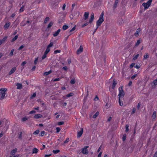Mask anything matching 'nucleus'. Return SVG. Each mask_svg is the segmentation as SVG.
Segmentation results:
<instances>
[{
	"label": "nucleus",
	"instance_id": "15",
	"mask_svg": "<svg viewBox=\"0 0 157 157\" xmlns=\"http://www.w3.org/2000/svg\"><path fill=\"white\" fill-rule=\"evenodd\" d=\"M43 117V116L41 114H35L34 115V117L36 119H38L40 118H41Z\"/></svg>",
	"mask_w": 157,
	"mask_h": 157
},
{
	"label": "nucleus",
	"instance_id": "41",
	"mask_svg": "<svg viewBox=\"0 0 157 157\" xmlns=\"http://www.w3.org/2000/svg\"><path fill=\"white\" fill-rule=\"evenodd\" d=\"M128 127L129 126L127 124L125 126V131L126 132H128L129 130Z\"/></svg>",
	"mask_w": 157,
	"mask_h": 157
},
{
	"label": "nucleus",
	"instance_id": "56",
	"mask_svg": "<svg viewBox=\"0 0 157 157\" xmlns=\"http://www.w3.org/2000/svg\"><path fill=\"white\" fill-rule=\"evenodd\" d=\"M24 47V45H21L18 49L19 50H21Z\"/></svg>",
	"mask_w": 157,
	"mask_h": 157
},
{
	"label": "nucleus",
	"instance_id": "44",
	"mask_svg": "<svg viewBox=\"0 0 157 157\" xmlns=\"http://www.w3.org/2000/svg\"><path fill=\"white\" fill-rule=\"evenodd\" d=\"M69 141V138H67L66 139V140L64 141V144H67V143Z\"/></svg>",
	"mask_w": 157,
	"mask_h": 157
},
{
	"label": "nucleus",
	"instance_id": "19",
	"mask_svg": "<svg viewBox=\"0 0 157 157\" xmlns=\"http://www.w3.org/2000/svg\"><path fill=\"white\" fill-rule=\"evenodd\" d=\"M17 151V148H15L13 149L11 151V154L13 155H14L15 153H16Z\"/></svg>",
	"mask_w": 157,
	"mask_h": 157
},
{
	"label": "nucleus",
	"instance_id": "58",
	"mask_svg": "<svg viewBox=\"0 0 157 157\" xmlns=\"http://www.w3.org/2000/svg\"><path fill=\"white\" fill-rule=\"evenodd\" d=\"M135 67L137 69H139L140 67V66L139 65L136 64L135 66Z\"/></svg>",
	"mask_w": 157,
	"mask_h": 157
},
{
	"label": "nucleus",
	"instance_id": "29",
	"mask_svg": "<svg viewBox=\"0 0 157 157\" xmlns=\"http://www.w3.org/2000/svg\"><path fill=\"white\" fill-rule=\"evenodd\" d=\"M75 82V79H72L71 81H70V83L72 84H74Z\"/></svg>",
	"mask_w": 157,
	"mask_h": 157
},
{
	"label": "nucleus",
	"instance_id": "31",
	"mask_svg": "<svg viewBox=\"0 0 157 157\" xmlns=\"http://www.w3.org/2000/svg\"><path fill=\"white\" fill-rule=\"evenodd\" d=\"M45 134V132L43 131L41 132L39 134V135L40 136H43Z\"/></svg>",
	"mask_w": 157,
	"mask_h": 157
},
{
	"label": "nucleus",
	"instance_id": "26",
	"mask_svg": "<svg viewBox=\"0 0 157 157\" xmlns=\"http://www.w3.org/2000/svg\"><path fill=\"white\" fill-rule=\"evenodd\" d=\"M53 22H51L48 25L47 28H50L53 25Z\"/></svg>",
	"mask_w": 157,
	"mask_h": 157
},
{
	"label": "nucleus",
	"instance_id": "52",
	"mask_svg": "<svg viewBox=\"0 0 157 157\" xmlns=\"http://www.w3.org/2000/svg\"><path fill=\"white\" fill-rule=\"evenodd\" d=\"M60 52V50H57L54 51V53L55 54H56L57 53H59Z\"/></svg>",
	"mask_w": 157,
	"mask_h": 157
},
{
	"label": "nucleus",
	"instance_id": "34",
	"mask_svg": "<svg viewBox=\"0 0 157 157\" xmlns=\"http://www.w3.org/2000/svg\"><path fill=\"white\" fill-rule=\"evenodd\" d=\"M119 104L120 106H122L123 105V103L122 101H121L120 100V98H119Z\"/></svg>",
	"mask_w": 157,
	"mask_h": 157
},
{
	"label": "nucleus",
	"instance_id": "54",
	"mask_svg": "<svg viewBox=\"0 0 157 157\" xmlns=\"http://www.w3.org/2000/svg\"><path fill=\"white\" fill-rule=\"evenodd\" d=\"M56 132L58 133L60 130V128L59 127H57L56 128Z\"/></svg>",
	"mask_w": 157,
	"mask_h": 157
},
{
	"label": "nucleus",
	"instance_id": "61",
	"mask_svg": "<svg viewBox=\"0 0 157 157\" xmlns=\"http://www.w3.org/2000/svg\"><path fill=\"white\" fill-rule=\"evenodd\" d=\"M21 25L22 26H25L26 25V24L23 23V21H22L21 22Z\"/></svg>",
	"mask_w": 157,
	"mask_h": 157
},
{
	"label": "nucleus",
	"instance_id": "50",
	"mask_svg": "<svg viewBox=\"0 0 157 157\" xmlns=\"http://www.w3.org/2000/svg\"><path fill=\"white\" fill-rule=\"evenodd\" d=\"M47 54H45L44 53V55H43V56L42 57V59H44L46 57V55Z\"/></svg>",
	"mask_w": 157,
	"mask_h": 157
},
{
	"label": "nucleus",
	"instance_id": "14",
	"mask_svg": "<svg viewBox=\"0 0 157 157\" xmlns=\"http://www.w3.org/2000/svg\"><path fill=\"white\" fill-rule=\"evenodd\" d=\"M119 2V0H115L113 6V9H115L117 7V4Z\"/></svg>",
	"mask_w": 157,
	"mask_h": 157
},
{
	"label": "nucleus",
	"instance_id": "30",
	"mask_svg": "<svg viewBox=\"0 0 157 157\" xmlns=\"http://www.w3.org/2000/svg\"><path fill=\"white\" fill-rule=\"evenodd\" d=\"M40 132V131L39 130H37L33 132V134L34 135L38 134Z\"/></svg>",
	"mask_w": 157,
	"mask_h": 157
},
{
	"label": "nucleus",
	"instance_id": "43",
	"mask_svg": "<svg viewBox=\"0 0 157 157\" xmlns=\"http://www.w3.org/2000/svg\"><path fill=\"white\" fill-rule=\"evenodd\" d=\"M24 10V6H22L20 9L19 10V12H22Z\"/></svg>",
	"mask_w": 157,
	"mask_h": 157
},
{
	"label": "nucleus",
	"instance_id": "1",
	"mask_svg": "<svg viewBox=\"0 0 157 157\" xmlns=\"http://www.w3.org/2000/svg\"><path fill=\"white\" fill-rule=\"evenodd\" d=\"M104 14V12H102L101 13L98 20L96 22V26L98 27L100 26L102 23L104 21L103 16Z\"/></svg>",
	"mask_w": 157,
	"mask_h": 157
},
{
	"label": "nucleus",
	"instance_id": "20",
	"mask_svg": "<svg viewBox=\"0 0 157 157\" xmlns=\"http://www.w3.org/2000/svg\"><path fill=\"white\" fill-rule=\"evenodd\" d=\"M18 37V35H16L15 36V37L12 39L11 40V42H13L14 41H15V40H16L17 39Z\"/></svg>",
	"mask_w": 157,
	"mask_h": 157
},
{
	"label": "nucleus",
	"instance_id": "13",
	"mask_svg": "<svg viewBox=\"0 0 157 157\" xmlns=\"http://www.w3.org/2000/svg\"><path fill=\"white\" fill-rule=\"evenodd\" d=\"M16 86H17V89H21L22 88V85L21 83H17Z\"/></svg>",
	"mask_w": 157,
	"mask_h": 157
},
{
	"label": "nucleus",
	"instance_id": "64",
	"mask_svg": "<svg viewBox=\"0 0 157 157\" xmlns=\"http://www.w3.org/2000/svg\"><path fill=\"white\" fill-rule=\"evenodd\" d=\"M153 157H157V151L154 154Z\"/></svg>",
	"mask_w": 157,
	"mask_h": 157
},
{
	"label": "nucleus",
	"instance_id": "62",
	"mask_svg": "<svg viewBox=\"0 0 157 157\" xmlns=\"http://www.w3.org/2000/svg\"><path fill=\"white\" fill-rule=\"evenodd\" d=\"M52 155L51 154L49 155H45L44 156V157H49Z\"/></svg>",
	"mask_w": 157,
	"mask_h": 157
},
{
	"label": "nucleus",
	"instance_id": "12",
	"mask_svg": "<svg viewBox=\"0 0 157 157\" xmlns=\"http://www.w3.org/2000/svg\"><path fill=\"white\" fill-rule=\"evenodd\" d=\"M60 29H58L56 32H55L53 33V35L54 36H56L58 35L60 32Z\"/></svg>",
	"mask_w": 157,
	"mask_h": 157
},
{
	"label": "nucleus",
	"instance_id": "37",
	"mask_svg": "<svg viewBox=\"0 0 157 157\" xmlns=\"http://www.w3.org/2000/svg\"><path fill=\"white\" fill-rule=\"evenodd\" d=\"M53 45V42H51L50 44L48 45L47 47L50 48V47H52Z\"/></svg>",
	"mask_w": 157,
	"mask_h": 157
},
{
	"label": "nucleus",
	"instance_id": "53",
	"mask_svg": "<svg viewBox=\"0 0 157 157\" xmlns=\"http://www.w3.org/2000/svg\"><path fill=\"white\" fill-rule=\"evenodd\" d=\"M76 29V28H75V26H74L71 29L70 31V32H71L73 31H74V30H75V29Z\"/></svg>",
	"mask_w": 157,
	"mask_h": 157
},
{
	"label": "nucleus",
	"instance_id": "32",
	"mask_svg": "<svg viewBox=\"0 0 157 157\" xmlns=\"http://www.w3.org/2000/svg\"><path fill=\"white\" fill-rule=\"evenodd\" d=\"M49 17H47L45 19L44 21V23H46L47 22L49 21Z\"/></svg>",
	"mask_w": 157,
	"mask_h": 157
},
{
	"label": "nucleus",
	"instance_id": "4",
	"mask_svg": "<svg viewBox=\"0 0 157 157\" xmlns=\"http://www.w3.org/2000/svg\"><path fill=\"white\" fill-rule=\"evenodd\" d=\"M151 4L147 2L146 3H143L142 5L144 7V9L146 10L148 9L150 6Z\"/></svg>",
	"mask_w": 157,
	"mask_h": 157
},
{
	"label": "nucleus",
	"instance_id": "59",
	"mask_svg": "<svg viewBox=\"0 0 157 157\" xmlns=\"http://www.w3.org/2000/svg\"><path fill=\"white\" fill-rule=\"evenodd\" d=\"M36 113V111L34 110H32L30 112L29 114L34 113Z\"/></svg>",
	"mask_w": 157,
	"mask_h": 157
},
{
	"label": "nucleus",
	"instance_id": "39",
	"mask_svg": "<svg viewBox=\"0 0 157 157\" xmlns=\"http://www.w3.org/2000/svg\"><path fill=\"white\" fill-rule=\"evenodd\" d=\"M38 57L35 58L34 61V64L35 65H36L37 64V62H38Z\"/></svg>",
	"mask_w": 157,
	"mask_h": 157
},
{
	"label": "nucleus",
	"instance_id": "10",
	"mask_svg": "<svg viewBox=\"0 0 157 157\" xmlns=\"http://www.w3.org/2000/svg\"><path fill=\"white\" fill-rule=\"evenodd\" d=\"M16 68L15 67H13L9 72V75H10L13 74L16 70Z\"/></svg>",
	"mask_w": 157,
	"mask_h": 157
},
{
	"label": "nucleus",
	"instance_id": "17",
	"mask_svg": "<svg viewBox=\"0 0 157 157\" xmlns=\"http://www.w3.org/2000/svg\"><path fill=\"white\" fill-rule=\"evenodd\" d=\"M117 84V83L116 82V81L115 80H114L113 81V83L112 86V89H113L114 88Z\"/></svg>",
	"mask_w": 157,
	"mask_h": 157
},
{
	"label": "nucleus",
	"instance_id": "16",
	"mask_svg": "<svg viewBox=\"0 0 157 157\" xmlns=\"http://www.w3.org/2000/svg\"><path fill=\"white\" fill-rule=\"evenodd\" d=\"M38 151V150L36 148H34L33 150L32 153L33 154H36Z\"/></svg>",
	"mask_w": 157,
	"mask_h": 157
},
{
	"label": "nucleus",
	"instance_id": "23",
	"mask_svg": "<svg viewBox=\"0 0 157 157\" xmlns=\"http://www.w3.org/2000/svg\"><path fill=\"white\" fill-rule=\"evenodd\" d=\"M68 28V26L67 25H64L63 27V29L65 30Z\"/></svg>",
	"mask_w": 157,
	"mask_h": 157
},
{
	"label": "nucleus",
	"instance_id": "49",
	"mask_svg": "<svg viewBox=\"0 0 157 157\" xmlns=\"http://www.w3.org/2000/svg\"><path fill=\"white\" fill-rule=\"evenodd\" d=\"M126 136L125 135H124L123 136V137H122V140L123 141H125L126 139Z\"/></svg>",
	"mask_w": 157,
	"mask_h": 157
},
{
	"label": "nucleus",
	"instance_id": "9",
	"mask_svg": "<svg viewBox=\"0 0 157 157\" xmlns=\"http://www.w3.org/2000/svg\"><path fill=\"white\" fill-rule=\"evenodd\" d=\"M94 14L93 13H92L91 14V16H90V18L89 20V23H91L93 21L94 19Z\"/></svg>",
	"mask_w": 157,
	"mask_h": 157
},
{
	"label": "nucleus",
	"instance_id": "42",
	"mask_svg": "<svg viewBox=\"0 0 157 157\" xmlns=\"http://www.w3.org/2000/svg\"><path fill=\"white\" fill-rule=\"evenodd\" d=\"M140 40H138L135 44L136 46H138L140 43Z\"/></svg>",
	"mask_w": 157,
	"mask_h": 157
},
{
	"label": "nucleus",
	"instance_id": "6",
	"mask_svg": "<svg viewBox=\"0 0 157 157\" xmlns=\"http://www.w3.org/2000/svg\"><path fill=\"white\" fill-rule=\"evenodd\" d=\"M83 50V47L82 45H81L79 48L77 50L76 52V54L78 55L79 54L82 52Z\"/></svg>",
	"mask_w": 157,
	"mask_h": 157
},
{
	"label": "nucleus",
	"instance_id": "48",
	"mask_svg": "<svg viewBox=\"0 0 157 157\" xmlns=\"http://www.w3.org/2000/svg\"><path fill=\"white\" fill-rule=\"evenodd\" d=\"M135 63H132L130 66V68H132L135 66Z\"/></svg>",
	"mask_w": 157,
	"mask_h": 157
},
{
	"label": "nucleus",
	"instance_id": "22",
	"mask_svg": "<svg viewBox=\"0 0 157 157\" xmlns=\"http://www.w3.org/2000/svg\"><path fill=\"white\" fill-rule=\"evenodd\" d=\"M52 72L51 70H50L48 72H46L44 73V75L47 76L49 74H50Z\"/></svg>",
	"mask_w": 157,
	"mask_h": 157
},
{
	"label": "nucleus",
	"instance_id": "63",
	"mask_svg": "<svg viewBox=\"0 0 157 157\" xmlns=\"http://www.w3.org/2000/svg\"><path fill=\"white\" fill-rule=\"evenodd\" d=\"M101 154H102V152H100V153L98 155V157H101Z\"/></svg>",
	"mask_w": 157,
	"mask_h": 157
},
{
	"label": "nucleus",
	"instance_id": "55",
	"mask_svg": "<svg viewBox=\"0 0 157 157\" xmlns=\"http://www.w3.org/2000/svg\"><path fill=\"white\" fill-rule=\"evenodd\" d=\"M137 76V74L134 75L131 77V79H133Z\"/></svg>",
	"mask_w": 157,
	"mask_h": 157
},
{
	"label": "nucleus",
	"instance_id": "57",
	"mask_svg": "<svg viewBox=\"0 0 157 157\" xmlns=\"http://www.w3.org/2000/svg\"><path fill=\"white\" fill-rule=\"evenodd\" d=\"M89 23L88 22L85 23L83 25H82V27H84V26L88 25Z\"/></svg>",
	"mask_w": 157,
	"mask_h": 157
},
{
	"label": "nucleus",
	"instance_id": "5",
	"mask_svg": "<svg viewBox=\"0 0 157 157\" xmlns=\"http://www.w3.org/2000/svg\"><path fill=\"white\" fill-rule=\"evenodd\" d=\"M88 147H89L88 146H85L82 149V152L83 154L87 155L88 153V151L87 149Z\"/></svg>",
	"mask_w": 157,
	"mask_h": 157
},
{
	"label": "nucleus",
	"instance_id": "21",
	"mask_svg": "<svg viewBox=\"0 0 157 157\" xmlns=\"http://www.w3.org/2000/svg\"><path fill=\"white\" fill-rule=\"evenodd\" d=\"M99 113L98 112H97L95 114H94L93 116V118H96L99 115Z\"/></svg>",
	"mask_w": 157,
	"mask_h": 157
},
{
	"label": "nucleus",
	"instance_id": "33",
	"mask_svg": "<svg viewBox=\"0 0 157 157\" xmlns=\"http://www.w3.org/2000/svg\"><path fill=\"white\" fill-rule=\"evenodd\" d=\"M52 151L55 154H56L59 152L60 151L59 150H53Z\"/></svg>",
	"mask_w": 157,
	"mask_h": 157
},
{
	"label": "nucleus",
	"instance_id": "28",
	"mask_svg": "<svg viewBox=\"0 0 157 157\" xmlns=\"http://www.w3.org/2000/svg\"><path fill=\"white\" fill-rule=\"evenodd\" d=\"M73 95V94L72 93H71L67 95L66 96L67 98H69L70 97L72 96Z\"/></svg>",
	"mask_w": 157,
	"mask_h": 157
},
{
	"label": "nucleus",
	"instance_id": "3",
	"mask_svg": "<svg viewBox=\"0 0 157 157\" xmlns=\"http://www.w3.org/2000/svg\"><path fill=\"white\" fill-rule=\"evenodd\" d=\"M119 93L118 96L119 98H120L121 97H123L124 95V92L122 89V87H121L119 88Z\"/></svg>",
	"mask_w": 157,
	"mask_h": 157
},
{
	"label": "nucleus",
	"instance_id": "45",
	"mask_svg": "<svg viewBox=\"0 0 157 157\" xmlns=\"http://www.w3.org/2000/svg\"><path fill=\"white\" fill-rule=\"evenodd\" d=\"M136 110V109L135 108H133L132 109V112L131 113V114H134Z\"/></svg>",
	"mask_w": 157,
	"mask_h": 157
},
{
	"label": "nucleus",
	"instance_id": "35",
	"mask_svg": "<svg viewBox=\"0 0 157 157\" xmlns=\"http://www.w3.org/2000/svg\"><path fill=\"white\" fill-rule=\"evenodd\" d=\"M153 83L155 86L157 85V78L153 81Z\"/></svg>",
	"mask_w": 157,
	"mask_h": 157
},
{
	"label": "nucleus",
	"instance_id": "51",
	"mask_svg": "<svg viewBox=\"0 0 157 157\" xmlns=\"http://www.w3.org/2000/svg\"><path fill=\"white\" fill-rule=\"evenodd\" d=\"M149 57V55L148 54H146L144 56V59H146Z\"/></svg>",
	"mask_w": 157,
	"mask_h": 157
},
{
	"label": "nucleus",
	"instance_id": "27",
	"mask_svg": "<svg viewBox=\"0 0 157 157\" xmlns=\"http://www.w3.org/2000/svg\"><path fill=\"white\" fill-rule=\"evenodd\" d=\"M50 51V48L47 47V48L46 51H45L44 53L47 54Z\"/></svg>",
	"mask_w": 157,
	"mask_h": 157
},
{
	"label": "nucleus",
	"instance_id": "8",
	"mask_svg": "<svg viewBox=\"0 0 157 157\" xmlns=\"http://www.w3.org/2000/svg\"><path fill=\"white\" fill-rule=\"evenodd\" d=\"M10 23L9 22H7L4 26V29L5 30L7 29L10 26Z\"/></svg>",
	"mask_w": 157,
	"mask_h": 157
},
{
	"label": "nucleus",
	"instance_id": "46",
	"mask_svg": "<svg viewBox=\"0 0 157 157\" xmlns=\"http://www.w3.org/2000/svg\"><path fill=\"white\" fill-rule=\"evenodd\" d=\"M36 95V93H33V95L31 96V99L33 98L34 97H35Z\"/></svg>",
	"mask_w": 157,
	"mask_h": 157
},
{
	"label": "nucleus",
	"instance_id": "18",
	"mask_svg": "<svg viewBox=\"0 0 157 157\" xmlns=\"http://www.w3.org/2000/svg\"><path fill=\"white\" fill-rule=\"evenodd\" d=\"M152 117L154 119H155L156 117V111H154L152 116Z\"/></svg>",
	"mask_w": 157,
	"mask_h": 157
},
{
	"label": "nucleus",
	"instance_id": "38",
	"mask_svg": "<svg viewBox=\"0 0 157 157\" xmlns=\"http://www.w3.org/2000/svg\"><path fill=\"white\" fill-rule=\"evenodd\" d=\"M28 120V118L26 117H24L22 119V121L23 122L26 121Z\"/></svg>",
	"mask_w": 157,
	"mask_h": 157
},
{
	"label": "nucleus",
	"instance_id": "47",
	"mask_svg": "<svg viewBox=\"0 0 157 157\" xmlns=\"http://www.w3.org/2000/svg\"><path fill=\"white\" fill-rule=\"evenodd\" d=\"M64 123L63 121H60L58 123V124L59 125H63L64 124Z\"/></svg>",
	"mask_w": 157,
	"mask_h": 157
},
{
	"label": "nucleus",
	"instance_id": "2",
	"mask_svg": "<svg viewBox=\"0 0 157 157\" xmlns=\"http://www.w3.org/2000/svg\"><path fill=\"white\" fill-rule=\"evenodd\" d=\"M7 90L6 88H1L0 89V99L2 100L4 98Z\"/></svg>",
	"mask_w": 157,
	"mask_h": 157
},
{
	"label": "nucleus",
	"instance_id": "24",
	"mask_svg": "<svg viewBox=\"0 0 157 157\" xmlns=\"http://www.w3.org/2000/svg\"><path fill=\"white\" fill-rule=\"evenodd\" d=\"M7 38V36L4 37L2 40H0V41L2 42V43L5 42Z\"/></svg>",
	"mask_w": 157,
	"mask_h": 157
},
{
	"label": "nucleus",
	"instance_id": "11",
	"mask_svg": "<svg viewBox=\"0 0 157 157\" xmlns=\"http://www.w3.org/2000/svg\"><path fill=\"white\" fill-rule=\"evenodd\" d=\"M89 16V12H85L84 15V19L85 20H86Z\"/></svg>",
	"mask_w": 157,
	"mask_h": 157
},
{
	"label": "nucleus",
	"instance_id": "36",
	"mask_svg": "<svg viewBox=\"0 0 157 157\" xmlns=\"http://www.w3.org/2000/svg\"><path fill=\"white\" fill-rule=\"evenodd\" d=\"M140 32V30H139V29H138L136 30V33H135V36H137L138 35V34H139V33Z\"/></svg>",
	"mask_w": 157,
	"mask_h": 157
},
{
	"label": "nucleus",
	"instance_id": "25",
	"mask_svg": "<svg viewBox=\"0 0 157 157\" xmlns=\"http://www.w3.org/2000/svg\"><path fill=\"white\" fill-rule=\"evenodd\" d=\"M14 49H12L11 50L10 52V53L9 55L10 56H12L13 55V52H14Z\"/></svg>",
	"mask_w": 157,
	"mask_h": 157
},
{
	"label": "nucleus",
	"instance_id": "7",
	"mask_svg": "<svg viewBox=\"0 0 157 157\" xmlns=\"http://www.w3.org/2000/svg\"><path fill=\"white\" fill-rule=\"evenodd\" d=\"M83 128H81V130L77 132V137L78 138L80 137L83 133Z\"/></svg>",
	"mask_w": 157,
	"mask_h": 157
},
{
	"label": "nucleus",
	"instance_id": "40",
	"mask_svg": "<svg viewBox=\"0 0 157 157\" xmlns=\"http://www.w3.org/2000/svg\"><path fill=\"white\" fill-rule=\"evenodd\" d=\"M139 56V54H137V55H136L133 58V59L134 60H136L137 58Z\"/></svg>",
	"mask_w": 157,
	"mask_h": 157
},
{
	"label": "nucleus",
	"instance_id": "60",
	"mask_svg": "<svg viewBox=\"0 0 157 157\" xmlns=\"http://www.w3.org/2000/svg\"><path fill=\"white\" fill-rule=\"evenodd\" d=\"M26 63V62L25 61L23 62L21 64L22 66H24Z\"/></svg>",
	"mask_w": 157,
	"mask_h": 157
}]
</instances>
